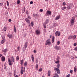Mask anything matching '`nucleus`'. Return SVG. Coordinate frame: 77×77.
Listing matches in <instances>:
<instances>
[{
	"label": "nucleus",
	"mask_w": 77,
	"mask_h": 77,
	"mask_svg": "<svg viewBox=\"0 0 77 77\" xmlns=\"http://www.w3.org/2000/svg\"><path fill=\"white\" fill-rule=\"evenodd\" d=\"M74 21H75V18H74V17H73L72 19L70 20V22L71 23V25H72V26L74 25Z\"/></svg>",
	"instance_id": "1"
},
{
	"label": "nucleus",
	"mask_w": 77,
	"mask_h": 77,
	"mask_svg": "<svg viewBox=\"0 0 77 77\" xmlns=\"http://www.w3.org/2000/svg\"><path fill=\"white\" fill-rule=\"evenodd\" d=\"M50 39H48L46 41V43H45V45H50L51 44V42L50 41Z\"/></svg>",
	"instance_id": "2"
},
{
	"label": "nucleus",
	"mask_w": 77,
	"mask_h": 77,
	"mask_svg": "<svg viewBox=\"0 0 77 77\" xmlns=\"http://www.w3.org/2000/svg\"><path fill=\"white\" fill-rule=\"evenodd\" d=\"M54 68V70L55 71H56V70L57 74H60V71L59 69H58V68H56L55 67Z\"/></svg>",
	"instance_id": "3"
},
{
	"label": "nucleus",
	"mask_w": 77,
	"mask_h": 77,
	"mask_svg": "<svg viewBox=\"0 0 77 77\" xmlns=\"http://www.w3.org/2000/svg\"><path fill=\"white\" fill-rule=\"evenodd\" d=\"M56 36H59L60 35V32H59L58 31H57L55 33Z\"/></svg>",
	"instance_id": "4"
},
{
	"label": "nucleus",
	"mask_w": 77,
	"mask_h": 77,
	"mask_svg": "<svg viewBox=\"0 0 77 77\" xmlns=\"http://www.w3.org/2000/svg\"><path fill=\"white\" fill-rule=\"evenodd\" d=\"M51 14V13L50 11H48L45 14L46 16L50 15Z\"/></svg>",
	"instance_id": "5"
},
{
	"label": "nucleus",
	"mask_w": 77,
	"mask_h": 77,
	"mask_svg": "<svg viewBox=\"0 0 77 77\" xmlns=\"http://www.w3.org/2000/svg\"><path fill=\"white\" fill-rule=\"evenodd\" d=\"M36 34L37 35H39L41 33L40 30H37L36 31Z\"/></svg>",
	"instance_id": "6"
},
{
	"label": "nucleus",
	"mask_w": 77,
	"mask_h": 77,
	"mask_svg": "<svg viewBox=\"0 0 77 77\" xmlns=\"http://www.w3.org/2000/svg\"><path fill=\"white\" fill-rule=\"evenodd\" d=\"M54 48L57 50H59V48H60V46H57V45H56V46H54Z\"/></svg>",
	"instance_id": "7"
},
{
	"label": "nucleus",
	"mask_w": 77,
	"mask_h": 77,
	"mask_svg": "<svg viewBox=\"0 0 77 77\" xmlns=\"http://www.w3.org/2000/svg\"><path fill=\"white\" fill-rule=\"evenodd\" d=\"M8 63L9 65L11 66L12 65V63H11V59L10 58L8 59Z\"/></svg>",
	"instance_id": "8"
},
{
	"label": "nucleus",
	"mask_w": 77,
	"mask_h": 77,
	"mask_svg": "<svg viewBox=\"0 0 77 77\" xmlns=\"http://www.w3.org/2000/svg\"><path fill=\"white\" fill-rule=\"evenodd\" d=\"M25 21L27 23H30V20H29V19L27 18H26L25 19Z\"/></svg>",
	"instance_id": "9"
},
{
	"label": "nucleus",
	"mask_w": 77,
	"mask_h": 77,
	"mask_svg": "<svg viewBox=\"0 0 77 77\" xmlns=\"http://www.w3.org/2000/svg\"><path fill=\"white\" fill-rule=\"evenodd\" d=\"M2 62H4L5 60V57L3 56L2 57Z\"/></svg>",
	"instance_id": "10"
},
{
	"label": "nucleus",
	"mask_w": 77,
	"mask_h": 77,
	"mask_svg": "<svg viewBox=\"0 0 77 77\" xmlns=\"http://www.w3.org/2000/svg\"><path fill=\"white\" fill-rule=\"evenodd\" d=\"M52 43H54V36H53L52 38Z\"/></svg>",
	"instance_id": "11"
},
{
	"label": "nucleus",
	"mask_w": 77,
	"mask_h": 77,
	"mask_svg": "<svg viewBox=\"0 0 77 77\" xmlns=\"http://www.w3.org/2000/svg\"><path fill=\"white\" fill-rule=\"evenodd\" d=\"M7 36L9 37V38H12V35H7Z\"/></svg>",
	"instance_id": "12"
},
{
	"label": "nucleus",
	"mask_w": 77,
	"mask_h": 77,
	"mask_svg": "<svg viewBox=\"0 0 77 77\" xmlns=\"http://www.w3.org/2000/svg\"><path fill=\"white\" fill-rule=\"evenodd\" d=\"M60 18V16H57L55 19V20H59V19Z\"/></svg>",
	"instance_id": "13"
},
{
	"label": "nucleus",
	"mask_w": 77,
	"mask_h": 77,
	"mask_svg": "<svg viewBox=\"0 0 77 77\" xmlns=\"http://www.w3.org/2000/svg\"><path fill=\"white\" fill-rule=\"evenodd\" d=\"M12 60L11 62H14V57L13 56L11 57V60Z\"/></svg>",
	"instance_id": "14"
},
{
	"label": "nucleus",
	"mask_w": 77,
	"mask_h": 77,
	"mask_svg": "<svg viewBox=\"0 0 77 77\" xmlns=\"http://www.w3.org/2000/svg\"><path fill=\"white\" fill-rule=\"evenodd\" d=\"M31 58L32 59V62H34V57H33V55H32Z\"/></svg>",
	"instance_id": "15"
},
{
	"label": "nucleus",
	"mask_w": 77,
	"mask_h": 77,
	"mask_svg": "<svg viewBox=\"0 0 77 77\" xmlns=\"http://www.w3.org/2000/svg\"><path fill=\"white\" fill-rule=\"evenodd\" d=\"M24 46L25 48H27V42H26Z\"/></svg>",
	"instance_id": "16"
},
{
	"label": "nucleus",
	"mask_w": 77,
	"mask_h": 77,
	"mask_svg": "<svg viewBox=\"0 0 77 77\" xmlns=\"http://www.w3.org/2000/svg\"><path fill=\"white\" fill-rule=\"evenodd\" d=\"M5 42V39H3L1 41V44H3Z\"/></svg>",
	"instance_id": "17"
},
{
	"label": "nucleus",
	"mask_w": 77,
	"mask_h": 77,
	"mask_svg": "<svg viewBox=\"0 0 77 77\" xmlns=\"http://www.w3.org/2000/svg\"><path fill=\"white\" fill-rule=\"evenodd\" d=\"M51 73V71L49 70L48 72V76H50V73Z\"/></svg>",
	"instance_id": "18"
},
{
	"label": "nucleus",
	"mask_w": 77,
	"mask_h": 77,
	"mask_svg": "<svg viewBox=\"0 0 77 77\" xmlns=\"http://www.w3.org/2000/svg\"><path fill=\"white\" fill-rule=\"evenodd\" d=\"M23 60H20V64L21 65H23Z\"/></svg>",
	"instance_id": "19"
},
{
	"label": "nucleus",
	"mask_w": 77,
	"mask_h": 77,
	"mask_svg": "<svg viewBox=\"0 0 77 77\" xmlns=\"http://www.w3.org/2000/svg\"><path fill=\"white\" fill-rule=\"evenodd\" d=\"M48 23H49V20L48 19L46 20L45 21V24H47Z\"/></svg>",
	"instance_id": "20"
},
{
	"label": "nucleus",
	"mask_w": 77,
	"mask_h": 77,
	"mask_svg": "<svg viewBox=\"0 0 77 77\" xmlns=\"http://www.w3.org/2000/svg\"><path fill=\"white\" fill-rule=\"evenodd\" d=\"M33 16L34 17H38V14H33Z\"/></svg>",
	"instance_id": "21"
},
{
	"label": "nucleus",
	"mask_w": 77,
	"mask_h": 77,
	"mask_svg": "<svg viewBox=\"0 0 77 77\" xmlns=\"http://www.w3.org/2000/svg\"><path fill=\"white\" fill-rule=\"evenodd\" d=\"M46 23H44L43 24V26L44 28H46L47 27V26H46Z\"/></svg>",
	"instance_id": "22"
},
{
	"label": "nucleus",
	"mask_w": 77,
	"mask_h": 77,
	"mask_svg": "<svg viewBox=\"0 0 77 77\" xmlns=\"http://www.w3.org/2000/svg\"><path fill=\"white\" fill-rule=\"evenodd\" d=\"M72 36L71 35L68 37V39H72Z\"/></svg>",
	"instance_id": "23"
},
{
	"label": "nucleus",
	"mask_w": 77,
	"mask_h": 77,
	"mask_svg": "<svg viewBox=\"0 0 77 77\" xmlns=\"http://www.w3.org/2000/svg\"><path fill=\"white\" fill-rule=\"evenodd\" d=\"M6 29H7V28L6 27H4V30L5 32H6Z\"/></svg>",
	"instance_id": "24"
},
{
	"label": "nucleus",
	"mask_w": 77,
	"mask_h": 77,
	"mask_svg": "<svg viewBox=\"0 0 77 77\" xmlns=\"http://www.w3.org/2000/svg\"><path fill=\"white\" fill-rule=\"evenodd\" d=\"M14 31L15 33H16V32H17V29H16V27H15V26H14Z\"/></svg>",
	"instance_id": "25"
},
{
	"label": "nucleus",
	"mask_w": 77,
	"mask_h": 77,
	"mask_svg": "<svg viewBox=\"0 0 77 77\" xmlns=\"http://www.w3.org/2000/svg\"><path fill=\"white\" fill-rule=\"evenodd\" d=\"M20 73L21 75L23 74V69H21L20 71Z\"/></svg>",
	"instance_id": "26"
},
{
	"label": "nucleus",
	"mask_w": 77,
	"mask_h": 77,
	"mask_svg": "<svg viewBox=\"0 0 77 77\" xmlns=\"http://www.w3.org/2000/svg\"><path fill=\"white\" fill-rule=\"evenodd\" d=\"M74 71L75 72L77 71V68L74 67Z\"/></svg>",
	"instance_id": "27"
},
{
	"label": "nucleus",
	"mask_w": 77,
	"mask_h": 77,
	"mask_svg": "<svg viewBox=\"0 0 77 77\" xmlns=\"http://www.w3.org/2000/svg\"><path fill=\"white\" fill-rule=\"evenodd\" d=\"M57 68H59V67H60V64L58 63L57 65Z\"/></svg>",
	"instance_id": "28"
},
{
	"label": "nucleus",
	"mask_w": 77,
	"mask_h": 77,
	"mask_svg": "<svg viewBox=\"0 0 77 77\" xmlns=\"http://www.w3.org/2000/svg\"><path fill=\"white\" fill-rule=\"evenodd\" d=\"M72 38H73V39H75L76 38V36L75 35H74L73 36H72Z\"/></svg>",
	"instance_id": "29"
},
{
	"label": "nucleus",
	"mask_w": 77,
	"mask_h": 77,
	"mask_svg": "<svg viewBox=\"0 0 77 77\" xmlns=\"http://www.w3.org/2000/svg\"><path fill=\"white\" fill-rule=\"evenodd\" d=\"M19 57H18V56H17V57H16V60H19Z\"/></svg>",
	"instance_id": "30"
},
{
	"label": "nucleus",
	"mask_w": 77,
	"mask_h": 77,
	"mask_svg": "<svg viewBox=\"0 0 77 77\" xmlns=\"http://www.w3.org/2000/svg\"><path fill=\"white\" fill-rule=\"evenodd\" d=\"M7 51H8V49H5L4 50L3 52H4V53H6Z\"/></svg>",
	"instance_id": "31"
},
{
	"label": "nucleus",
	"mask_w": 77,
	"mask_h": 77,
	"mask_svg": "<svg viewBox=\"0 0 77 77\" xmlns=\"http://www.w3.org/2000/svg\"><path fill=\"white\" fill-rule=\"evenodd\" d=\"M20 0H17V4H20Z\"/></svg>",
	"instance_id": "32"
},
{
	"label": "nucleus",
	"mask_w": 77,
	"mask_h": 77,
	"mask_svg": "<svg viewBox=\"0 0 77 77\" xmlns=\"http://www.w3.org/2000/svg\"><path fill=\"white\" fill-rule=\"evenodd\" d=\"M54 75H55V76L56 77H59V75H58L57 73L55 74Z\"/></svg>",
	"instance_id": "33"
},
{
	"label": "nucleus",
	"mask_w": 77,
	"mask_h": 77,
	"mask_svg": "<svg viewBox=\"0 0 77 77\" xmlns=\"http://www.w3.org/2000/svg\"><path fill=\"white\" fill-rule=\"evenodd\" d=\"M7 5L8 6V7H9V2H8V1H7Z\"/></svg>",
	"instance_id": "34"
},
{
	"label": "nucleus",
	"mask_w": 77,
	"mask_h": 77,
	"mask_svg": "<svg viewBox=\"0 0 77 77\" xmlns=\"http://www.w3.org/2000/svg\"><path fill=\"white\" fill-rule=\"evenodd\" d=\"M26 48H23V51H26Z\"/></svg>",
	"instance_id": "35"
},
{
	"label": "nucleus",
	"mask_w": 77,
	"mask_h": 77,
	"mask_svg": "<svg viewBox=\"0 0 77 77\" xmlns=\"http://www.w3.org/2000/svg\"><path fill=\"white\" fill-rule=\"evenodd\" d=\"M66 9V7H62L61 8V9H62V10H64V9Z\"/></svg>",
	"instance_id": "36"
},
{
	"label": "nucleus",
	"mask_w": 77,
	"mask_h": 77,
	"mask_svg": "<svg viewBox=\"0 0 77 77\" xmlns=\"http://www.w3.org/2000/svg\"><path fill=\"white\" fill-rule=\"evenodd\" d=\"M31 26L32 27H33V22H32L31 23Z\"/></svg>",
	"instance_id": "37"
},
{
	"label": "nucleus",
	"mask_w": 77,
	"mask_h": 77,
	"mask_svg": "<svg viewBox=\"0 0 77 77\" xmlns=\"http://www.w3.org/2000/svg\"><path fill=\"white\" fill-rule=\"evenodd\" d=\"M4 69H6V64H5L4 66Z\"/></svg>",
	"instance_id": "38"
},
{
	"label": "nucleus",
	"mask_w": 77,
	"mask_h": 77,
	"mask_svg": "<svg viewBox=\"0 0 77 77\" xmlns=\"http://www.w3.org/2000/svg\"><path fill=\"white\" fill-rule=\"evenodd\" d=\"M24 65L25 66H27V62H26L24 63Z\"/></svg>",
	"instance_id": "39"
},
{
	"label": "nucleus",
	"mask_w": 77,
	"mask_h": 77,
	"mask_svg": "<svg viewBox=\"0 0 77 77\" xmlns=\"http://www.w3.org/2000/svg\"><path fill=\"white\" fill-rule=\"evenodd\" d=\"M59 63V60H58L57 61L55 62V63Z\"/></svg>",
	"instance_id": "40"
},
{
	"label": "nucleus",
	"mask_w": 77,
	"mask_h": 77,
	"mask_svg": "<svg viewBox=\"0 0 77 77\" xmlns=\"http://www.w3.org/2000/svg\"><path fill=\"white\" fill-rule=\"evenodd\" d=\"M35 67L36 68H38V64L36 65Z\"/></svg>",
	"instance_id": "41"
},
{
	"label": "nucleus",
	"mask_w": 77,
	"mask_h": 77,
	"mask_svg": "<svg viewBox=\"0 0 77 77\" xmlns=\"http://www.w3.org/2000/svg\"><path fill=\"white\" fill-rule=\"evenodd\" d=\"M74 50L75 51H77V47L75 48L74 49Z\"/></svg>",
	"instance_id": "42"
},
{
	"label": "nucleus",
	"mask_w": 77,
	"mask_h": 77,
	"mask_svg": "<svg viewBox=\"0 0 77 77\" xmlns=\"http://www.w3.org/2000/svg\"><path fill=\"white\" fill-rule=\"evenodd\" d=\"M39 71H40V72H41L42 71V68H41L39 69Z\"/></svg>",
	"instance_id": "43"
},
{
	"label": "nucleus",
	"mask_w": 77,
	"mask_h": 77,
	"mask_svg": "<svg viewBox=\"0 0 77 77\" xmlns=\"http://www.w3.org/2000/svg\"><path fill=\"white\" fill-rule=\"evenodd\" d=\"M60 44V41H58L57 42V45H59Z\"/></svg>",
	"instance_id": "44"
},
{
	"label": "nucleus",
	"mask_w": 77,
	"mask_h": 77,
	"mask_svg": "<svg viewBox=\"0 0 77 77\" xmlns=\"http://www.w3.org/2000/svg\"><path fill=\"white\" fill-rule=\"evenodd\" d=\"M70 76V74H68L66 76V77H69Z\"/></svg>",
	"instance_id": "45"
},
{
	"label": "nucleus",
	"mask_w": 77,
	"mask_h": 77,
	"mask_svg": "<svg viewBox=\"0 0 77 77\" xmlns=\"http://www.w3.org/2000/svg\"><path fill=\"white\" fill-rule=\"evenodd\" d=\"M3 3H0V6H3Z\"/></svg>",
	"instance_id": "46"
},
{
	"label": "nucleus",
	"mask_w": 77,
	"mask_h": 77,
	"mask_svg": "<svg viewBox=\"0 0 77 77\" xmlns=\"http://www.w3.org/2000/svg\"><path fill=\"white\" fill-rule=\"evenodd\" d=\"M63 5H64V6H65V5H66V4L65 3V2H63Z\"/></svg>",
	"instance_id": "47"
},
{
	"label": "nucleus",
	"mask_w": 77,
	"mask_h": 77,
	"mask_svg": "<svg viewBox=\"0 0 77 77\" xmlns=\"http://www.w3.org/2000/svg\"><path fill=\"white\" fill-rule=\"evenodd\" d=\"M8 21L9 22H11V21H12V20H11V19H10L8 20Z\"/></svg>",
	"instance_id": "48"
},
{
	"label": "nucleus",
	"mask_w": 77,
	"mask_h": 77,
	"mask_svg": "<svg viewBox=\"0 0 77 77\" xmlns=\"http://www.w3.org/2000/svg\"><path fill=\"white\" fill-rule=\"evenodd\" d=\"M68 9H71V7H70V6H69L67 7Z\"/></svg>",
	"instance_id": "49"
},
{
	"label": "nucleus",
	"mask_w": 77,
	"mask_h": 77,
	"mask_svg": "<svg viewBox=\"0 0 77 77\" xmlns=\"http://www.w3.org/2000/svg\"><path fill=\"white\" fill-rule=\"evenodd\" d=\"M34 53H36V50H34V51H33Z\"/></svg>",
	"instance_id": "50"
},
{
	"label": "nucleus",
	"mask_w": 77,
	"mask_h": 77,
	"mask_svg": "<svg viewBox=\"0 0 77 77\" xmlns=\"http://www.w3.org/2000/svg\"><path fill=\"white\" fill-rule=\"evenodd\" d=\"M76 45H77V44H76V43H75L74 44V46H76Z\"/></svg>",
	"instance_id": "51"
},
{
	"label": "nucleus",
	"mask_w": 77,
	"mask_h": 77,
	"mask_svg": "<svg viewBox=\"0 0 77 77\" xmlns=\"http://www.w3.org/2000/svg\"><path fill=\"white\" fill-rule=\"evenodd\" d=\"M40 12H42L43 11V10L42 9H41L40 10Z\"/></svg>",
	"instance_id": "52"
},
{
	"label": "nucleus",
	"mask_w": 77,
	"mask_h": 77,
	"mask_svg": "<svg viewBox=\"0 0 77 77\" xmlns=\"http://www.w3.org/2000/svg\"><path fill=\"white\" fill-rule=\"evenodd\" d=\"M73 72V71L72 70H70V72L71 73H72V72Z\"/></svg>",
	"instance_id": "53"
},
{
	"label": "nucleus",
	"mask_w": 77,
	"mask_h": 77,
	"mask_svg": "<svg viewBox=\"0 0 77 77\" xmlns=\"http://www.w3.org/2000/svg\"><path fill=\"white\" fill-rule=\"evenodd\" d=\"M36 63H38V60H36Z\"/></svg>",
	"instance_id": "54"
},
{
	"label": "nucleus",
	"mask_w": 77,
	"mask_h": 77,
	"mask_svg": "<svg viewBox=\"0 0 77 77\" xmlns=\"http://www.w3.org/2000/svg\"><path fill=\"white\" fill-rule=\"evenodd\" d=\"M2 39H5V36H2Z\"/></svg>",
	"instance_id": "55"
},
{
	"label": "nucleus",
	"mask_w": 77,
	"mask_h": 77,
	"mask_svg": "<svg viewBox=\"0 0 77 77\" xmlns=\"http://www.w3.org/2000/svg\"><path fill=\"white\" fill-rule=\"evenodd\" d=\"M33 2L32 1H31L30 2V4H33Z\"/></svg>",
	"instance_id": "56"
},
{
	"label": "nucleus",
	"mask_w": 77,
	"mask_h": 77,
	"mask_svg": "<svg viewBox=\"0 0 77 77\" xmlns=\"http://www.w3.org/2000/svg\"><path fill=\"white\" fill-rule=\"evenodd\" d=\"M54 26H57V24H56V23H55L54 24Z\"/></svg>",
	"instance_id": "57"
},
{
	"label": "nucleus",
	"mask_w": 77,
	"mask_h": 77,
	"mask_svg": "<svg viewBox=\"0 0 77 77\" xmlns=\"http://www.w3.org/2000/svg\"><path fill=\"white\" fill-rule=\"evenodd\" d=\"M71 59H74V57H72V56H71Z\"/></svg>",
	"instance_id": "58"
},
{
	"label": "nucleus",
	"mask_w": 77,
	"mask_h": 77,
	"mask_svg": "<svg viewBox=\"0 0 77 77\" xmlns=\"http://www.w3.org/2000/svg\"><path fill=\"white\" fill-rule=\"evenodd\" d=\"M28 18H29V19H31V18L30 16H28Z\"/></svg>",
	"instance_id": "59"
},
{
	"label": "nucleus",
	"mask_w": 77,
	"mask_h": 77,
	"mask_svg": "<svg viewBox=\"0 0 77 77\" xmlns=\"http://www.w3.org/2000/svg\"><path fill=\"white\" fill-rule=\"evenodd\" d=\"M17 49H18V50L19 51V49L20 48V47H18L17 48Z\"/></svg>",
	"instance_id": "60"
},
{
	"label": "nucleus",
	"mask_w": 77,
	"mask_h": 77,
	"mask_svg": "<svg viewBox=\"0 0 77 77\" xmlns=\"http://www.w3.org/2000/svg\"><path fill=\"white\" fill-rule=\"evenodd\" d=\"M2 56V54H0V57H1Z\"/></svg>",
	"instance_id": "61"
},
{
	"label": "nucleus",
	"mask_w": 77,
	"mask_h": 77,
	"mask_svg": "<svg viewBox=\"0 0 77 77\" xmlns=\"http://www.w3.org/2000/svg\"><path fill=\"white\" fill-rule=\"evenodd\" d=\"M5 69L6 70V71H8V68H6V69Z\"/></svg>",
	"instance_id": "62"
},
{
	"label": "nucleus",
	"mask_w": 77,
	"mask_h": 77,
	"mask_svg": "<svg viewBox=\"0 0 77 77\" xmlns=\"http://www.w3.org/2000/svg\"><path fill=\"white\" fill-rule=\"evenodd\" d=\"M14 77H18V76L17 75H16Z\"/></svg>",
	"instance_id": "63"
},
{
	"label": "nucleus",
	"mask_w": 77,
	"mask_h": 77,
	"mask_svg": "<svg viewBox=\"0 0 77 77\" xmlns=\"http://www.w3.org/2000/svg\"><path fill=\"white\" fill-rule=\"evenodd\" d=\"M75 56V59H77V56Z\"/></svg>",
	"instance_id": "64"
}]
</instances>
